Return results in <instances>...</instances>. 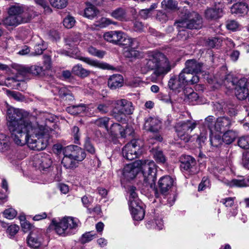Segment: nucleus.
I'll return each mask as SVG.
<instances>
[{
  "label": "nucleus",
  "mask_w": 249,
  "mask_h": 249,
  "mask_svg": "<svg viewBox=\"0 0 249 249\" xmlns=\"http://www.w3.org/2000/svg\"><path fill=\"white\" fill-rule=\"evenodd\" d=\"M7 119L9 130L16 144H27L30 149L37 151L47 147L53 130L30 122L25 118V112L13 107L7 109Z\"/></svg>",
  "instance_id": "f257e3e1"
},
{
  "label": "nucleus",
  "mask_w": 249,
  "mask_h": 249,
  "mask_svg": "<svg viewBox=\"0 0 249 249\" xmlns=\"http://www.w3.org/2000/svg\"><path fill=\"white\" fill-rule=\"evenodd\" d=\"M141 170H142L144 182L151 188L155 184L157 169L155 162L151 160H137L127 164L123 170V176L128 180L133 179Z\"/></svg>",
  "instance_id": "f03ea898"
},
{
  "label": "nucleus",
  "mask_w": 249,
  "mask_h": 249,
  "mask_svg": "<svg viewBox=\"0 0 249 249\" xmlns=\"http://www.w3.org/2000/svg\"><path fill=\"white\" fill-rule=\"evenodd\" d=\"M8 16L2 20V24L6 27H16L28 23L37 16L33 6L19 3L11 5L7 9Z\"/></svg>",
  "instance_id": "7ed1b4c3"
},
{
  "label": "nucleus",
  "mask_w": 249,
  "mask_h": 249,
  "mask_svg": "<svg viewBox=\"0 0 249 249\" xmlns=\"http://www.w3.org/2000/svg\"><path fill=\"white\" fill-rule=\"evenodd\" d=\"M150 70L154 71L152 75L163 76L171 70V66L164 54L159 52H153L141 65L142 73H146Z\"/></svg>",
  "instance_id": "20e7f679"
},
{
  "label": "nucleus",
  "mask_w": 249,
  "mask_h": 249,
  "mask_svg": "<svg viewBox=\"0 0 249 249\" xmlns=\"http://www.w3.org/2000/svg\"><path fill=\"white\" fill-rule=\"evenodd\" d=\"M52 161L49 155L46 154H40L36 155L33 161L34 166L43 172V174H46L49 177V181H59L61 179V174L58 173L56 168L54 169L52 166Z\"/></svg>",
  "instance_id": "39448f33"
},
{
  "label": "nucleus",
  "mask_w": 249,
  "mask_h": 249,
  "mask_svg": "<svg viewBox=\"0 0 249 249\" xmlns=\"http://www.w3.org/2000/svg\"><path fill=\"white\" fill-rule=\"evenodd\" d=\"M80 224L79 220L72 217H64L62 219L54 218L52 220L51 226L59 235L65 236L73 233Z\"/></svg>",
  "instance_id": "423d86ee"
},
{
  "label": "nucleus",
  "mask_w": 249,
  "mask_h": 249,
  "mask_svg": "<svg viewBox=\"0 0 249 249\" xmlns=\"http://www.w3.org/2000/svg\"><path fill=\"white\" fill-rule=\"evenodd\" d=\"M224 83L228 89H234L235 94L239 100L248 99L249 101L247 79L243 78L238 80L237 78L229 76L225 79Z\"/></svg>",
  "instance_id": "0eeeda50"
},
{
  "label": "nucleus",
  "mask_w": 249,
  "mask_h": 249,
  "mask_svg": "<svg viewBox=\"0 0 249 249\" xmlns=\"http://www.w3.org/2000/svg\"><path fill=\"white\" fill-rule=\"evenodd\" d=\"M199 79L197 75H193L184 69L179 73L178 79L171 78L169 80L168 86L172 90L179 91L180 89H182L186 85L198 83Z\"/></svg>",
  "instance_id": "6e6552de"
},
{
  "label": "nucleus",
  "mask_w": 249,
  "mask_h": 249,
  "mask_svg": "<svg viewBox=\"0 0 249 249\" xmlns=\"http://www.w3.org/2000/svg\"><path fill=\"white\" fill-rule=\"evenodd\" d=\"M202 18L197 13L193 12L188 14L184 19L179 20L176 22L179 30L178 35H185L186 33V31L181 28L199 29L202 26Z\"/></svg>",
  "instance_id": "1a4fd4ad"
},
{
  "label": "nucleus",
  "mask_w": 249,
  "mask_h": 249,
  "mask_svg": "<svg viewBox=\"0 0 249 249\" xmlns=\"http://www.w3.org/2000/svg\"><path fill=\"white\" fill-rule=\"evenodd\" d=\"M114 105L112 115L119 121L123 119L121 115L131 114L134 110L132 103L125 99L115 101Z\"/></svg>",
  "instance_id": "9d476101"
},
{
  "label": "nucleus",
  "mask_w": 249,
  "mask_h": 249,
  "mask_svg": "<svg viewBox=\"0 0 249 249\" xmlns=\"http://www.w3.org/2000/svg\"><path fill=\"white\" fill-rule=\"evenodd\" d=\"M27 242L28 246L33 249H46L48 244L42 232L37 229H34L30 233Z\"/></svg>",
  "instance_id": "9b49d317"
},
{
  "label": "nucleus",
  "mask_w": 249,
  "mask_h": 249,
  "mask_svg": "<svg viewBox=\"0 0 249 249\" xmlns=\"http://www.w3.org/2000/svg\"><path fill=\"white\" fill-rule=\"evenodd\" d=\"M142 153L139 141L133 140L127 143L123 148V157L127 160H131L138 157Z\"/></svg>",
  "instance_id": "f8f14e48"
},
{
  "label": "nucleus",
  "mask_w": 249,
  "mask_h": 249,
  "mask_svg": "<svg viewBox=\"0 0 249 249\" xmlns=\"http://www.w3.org/2000/svg\"><path fill=\"white\" fill-rule=\"evenodd\" d=\"M196 125L195 121L188 120L186 122H179L176 126L178 137L185 142H188L190 139L189 133L196 127Z\"/></svg>",
  "instance_id": "ddd939ff"
},
{
  "label": "nucleus",
  "mask_w": 249,
  "mask_h": 249,
  "mask_svg": "<svg viewBox=\"0 0 249 249\" xmlns=\"http://www.w3.org/2000/svg\"><path fill=\"white\" fill-rule=\"evenodd\" d=\"M181 169L190 175H194L198 172L197 163L193 157L184 155L180 158Z\"/></svg>",
  "instance_id": "4468645a"
},
{
  "label": "nucleus",
  "mask_w": 249,
  "mask_h": 249,
  "mask_svg": "<svg viewBox=\"0 0 249 249\" xmlns=\"http://www.w3.org/2000/svg\"><path fill=\"white\" fill-rule=\"evenodd\" d=\"M215 170L213 173L214 176L216 177L219 180H221L225 184L229 187H244L249 186V177L245 178L233 179L229 180L225 178H223L219 177L216 172L217 171L218 172L217 169H216Z\"/></svg>",
  "instance_id": "2eb2a0df"
},
{
  "label": "nucleus",
  "mask_w": 249,
  "mask_h": 249,
  "mask_svg": "<svg viewBox=\"0 0 249 249\" xmlns=\"http://www.w3.org/2000/svg\"><path fill=\"white\" fill-rule=\"evenodd\" d=\"M224 4L221 2L215 3L212 7L207 8L205 12V17L208 19H216L222 17Z\"/></svg>",
  "instance_id": "dca6fc26"
},
{
  "label": "nucleus",
  "mask_w": 249,
  "mask_h": 249,
  "mask_svg": "<svg viewBox=\"0 0 249 249\" xmlns=\"http://www.w3.org/2000/svg\"><path fill=\"white\" fill-rule=\"evenodd\" d=\"M129 207L131 215L134 220L141 221L143 219L145 212L142 202H132Z\"/></svg>",
  "instance_id": "f3484780"
},
{
  "label": "nucleus",
  "mask_w": 249,
  "mask_h": 249,
  "mask_svg": "<svg viewBox=\"0 0 249 249\" xmlns=\"http://www.w3.org/2000/svg\"><path fill=\"white\" fill-rule=\"evenodd\" d=\"M71 147H65L63 150L64 157L61 163L66 169H73L77 166L78 162L71 156Z\"/></svg>",
  "instance_id": "a211bd4d"
},
{
  "label": "nucleus",
  "mask_w": 249,
  "mask_h": 249,
  "mask_svg": "<svg viewBox=\"0 0 249 249\" xmlns=\"http://www.w3.org/2000/svg\"><path fill=\"white\" fill-rule=\"evenodd\" d=\"M161 122L155 117H149L145 120L144 128L153 133L158 132L161 128Z\"/></svg>",
  "instance_id": "6ab92c4d"
},
{
  "label": "nucleus",
  "mask_w": 249,
  "mask_h": 249,
  "mask_svg": "<svg viewBox=\"0 0 249 249\" xmlns=\"http://www.w3.org/2000/svg\"><path fill=\"white\" fill-rule=\"evenodd\" d=\"M77 59L85 62L87 64L95 68L101 69L103 70H114V68L112 66L105 63L100 62L97 60H94L89 57H79Z\"/></svg>",
  "instance_id": "aec40b11"
},
{
  "label": "nucleus",
  "mask_w": 249,
  "mask_h": 249,
  "mask_svg": "<svg viewBox=\"0 0 249 249\" xmlns=\"http://www.w3.org/2000/svg\"><path fill=\"white\" fill-rule=\"evenodd\" d=\"M123 33L122 31H110L104 34V38L107 41L114 45H119Z\"/></svg>",
  "instance_id": "412c9836"
},
{
  "label": "nucleus",
  "mask_w": 249,
  "mask_h": 249,
  "mask_svg": "<svg viewBox=\"0 0 249 249\" xmlns=\"http://www.w3.org/2000/svg\"><path fill=\"white\" fill-rule=\"evenodd\" d=\"M124 84V78L119 74H114L109 76L107 80L108 87L112 90L121 88Z\"/></svg>",
  "instance_id": "4be33fe9"
},
{
  "label": "nucleus",
  "mask_w": 249,
  "mask_h": 249,
  "mask_svg": "<svg viewBox=\"0 0 249 249\" xmlns=\"http://www.w3.org/2000/svg\"><path fill=\"white\" fill-rule=\"evenodd\" d=\"M231 125V121L228 117H220L217 119L214 126V131L223 132L229 129Z\"/></svg>",
  "instance_id": "5701e85b"
},
{
  "label": "nucleus",
  "mask_w": 249,
  "mask_h": 249,
  "mask_svg": "<svg viewBox=\"0 0 249 249\" xmlns=\"http://www.w3.org/2000/svg\"><path fill=\"white\" fill-rule=\"evenodd\" d=\"M174 180L169 176L161 177L159 181V186L162 194L166 193L173 186Z\"/></svg>",
  "instance_id": "b1692460"
},
{
  "label": "nucleus",
  "mask_w": 249,
  "mask_h": 249,
  "mask_svg": "<svg viewBox=\"0 0 249 249\" xmlns=\"http://www.w3.org/2000/svg\"><path fill=\"white\" fill-rule=\"evenodd\" d=\"M203 64L197 62L195 59L188 60L185 62V68H184L189 72L193 74V73H198L201 71Z\"/></svg>",
  "instance_id": "393cba45"
},
{
  "label": "nucleus",
  "mask_w": 249,
  "mask_h": 249,
  "mask_svg": "<svg viewBox=\"0 0 249 249\" xmlns=\"http://www.w3.org/2000/svg\"><path fill=\"white\" fill-rule=\"evenodd\" d=\"M128 128L125 130L122 127V126L117 123L113 124L110 128L108 127V130H107V132L114 137H118L119 135L122 138L126 137Z\"/></svg>",
  "instance_id": "a878e982"
},
{
  "label": "nucleus",
  "mask_w": 249,
  "mask_h": 249,
  "mask_svg": "<svg viewBox=\"0 0 249 249\" xmlns=\"http://www.w3.org/2000/svg\"><path fill=\"white\" fill-rule=\"evenodd\" d=\"M19 73L22 75L30 73L36 76H42L40 65H35L30 67L21 66L19 69Z\"/></svg>",
  "instance_id": "bb28decb"
},
{
  "label": "nucleus",
  "mask_w": 249,
  "mask_h": 249,
  "mask_svg": "<svg viewBox=\"0 0 249 249\" xmlns=\"http://www.w3.org/2000/svg\"><path fill=\"white\" fill-rule=\"evenodd\" d=\"M11 148V142L9 136L0 134V152L5 154L9 152Z\"/></svg>",
  "instance_id": "cd10ccee"
},
{
  "label": "nucleus",
  "mask_w": 249,
  "mask_h": 249,
  "mask_svg": "<svg viewBox=\"0 0 249 249\" xmlns=\"http://www.w3.org/2000/svg\"><path fill=\"white\" fill-rule=\"evenodd\" d=\"M67 147H71V150L70 152L71 156L73 157L77 162L82 161L85 158L86 154L84 150L81 147L74 145H70Z\"/></svg>",
  "instance_id": "c85d7f7f"
},
{
  "label": "nucleus",
  "mask_w": 249,
  "mask_h": 249,
  "mask_svg": "<svg viewBox=\"0 0 249 249\" xmlns=\"http://www.w3.org/2000/svg\"><path fill=\"white\" fill-rule=\"evenodd\" d=\"M112 17L121 21H128L130 18L127 16L126 10L123 8H118L110 14Z\"/></svg>",
  "instance_id": "c756f323"
},
{
  "label": "nucleus",
  "mask_w": 249,
  "mask_h": 249,
  "mask_svg": "<svg viewBox=\"0 0 249 249\" xmlns=\"http://www.w3.org/2000/svg\"><path fill=\"white\" fill-rule=\"evenodd\" d=\"M119 45H122L128 48L129 47H139V44L137 40L127 36L124 32L122 38L121 39Z\"/></svg>",
  "instance_id": "7c9ffc66"
},
{
  "label": "nucleus",
  "mask_w": 249,
  "mask_h": 249,
  "mask_svg": "<svg viewBox=\"0 0 249 249\" xmlns=\"http://www.w3.org/2000/svg\"><path fill=\"white\" fill-rule=\"evenodd\" d=\"M248 11L247 5L245 3H236L232 5L231 8L232 14L241 15L247 14Z\"/></svg>",
  "instance_id": "2f4dec72"
},
{
  "label": "nucleus",
  "mask_w": 249,
  "mask_h": 249,
  "mask_svg": "<svg viewBox=\"0 0 249 249\" xmlns=\"http://www.w3.org/2000/svg\"><path fill=\"white\" fill-rule=\"evenodd\" d=\"M72 72L81 77H86L88 76L90 71L83 68L81 64H77L74 66L72 69Z\"/></svg>",
  "instance_id": "473e14b6"
},
{
  "label": "nucleus",
  "mask_w": 249,
  "mask_h": 249,
  "mask_svg": "<svg viewBox=\"0 0 249 249\" xmlns=\"http://www.w3.org/2000/svg\"><path fill=\"white\" fill-rule=\"evenodd\" d=\"M210 141L212 146L218 147L224 142L223 137L218 134L215 133L213 131L210 132Z\"/></svg>",
  "instance_id": "72a5a7b5"
},
{
  "label": "nucleus",
  "mask_w": 249,
  "mask_h": 249,
  "mask_svg": "<svg viewBox=\"0 0 249 249\" xmlns=\"http://www.w3.org/2000/svg\"><path fill=\"white\" fill-rule=\"evenodd\" d=\"M153 158L158 163H164L166 161V157L162 151L158 148H153L151 150Z\"/></svg>",
  "instance_id": "f704fd0d"
},
{
  "label": "nucleus",
  "mask_w": 249,
  "mask_h": 249,
  "mask_svg": "<svg viewBox=\"0 0 249 249\" xmlns=\"http://www.w3.org/2000/svg\"><path fill=\"white\" fill-rule=\"evenodd\" d=\"M98 12V10L93 5L87 3V7L85 9L84 15L89 19H92L97 15Z\"/></svg>",
  "instance_id": "c9c22d12"
},
{
  "label": "nucleus",
  "mask_w": 249,
  "mask_h": 249,
  "mask_svg": "<svg viewBox=\"0 0 249 249\" xmlns=\"http://www.w3.org/2000/svg\"><path fill=\"white\" fill-rule=\"evenodd\" d=\"M86 107L84 104H80L77 106H70L66 108V111L72 115L80 114L85 111Z\"/></svg>",
  "instance_id": "e433bc0d"
},
{
  "label": "nucleus",
  "mask_w": 249,
  "mask_h": 249,
  "mask_svg": "<svg viewBox=\"0 0 249 249\" xmlns=\"http://www.w3.org/2000/svg\"><path fill=\"white\" fill-rule=\"evenodd\" d=\"M41 71H42V76L44 75L52 68L51 58L49 55H44L43 56V65H40Z\"/></svg>",
  "instance_id": "4c0bfd02"
},
{
  "label": "nucleus",
  "mask_w": 249,
  "mask_h": 249,
  "mask_svg": "<svg viewBox=\"0 0 249 249\" xmlns=\"http://www.w3.org/2000/svg\"><path fill=\"white\" fill-rule=\"evenodd\" d=\"M161 6L163 8L172 11L178 9V2L175 0H163L161 2Z\"/></svg>",
  "instance_id": "58836bf2"
},
{
  "label": "nucleus",
  "mask_w": 249,
  "mask_h": 249,
  "mask_svg": "<svg viewBox=\"0 0 249 249\" xmlns=\"http://www.w3.org/2000/svg\"><path fill=\"white\" fill-rule=\"evenodd\" d=\"M236 137L237 134L235 131L228 130L223 136V141L226 144H229L232 143Z\"/></svg>",
  "instance_id": "ea45409f"
},
{
  "label": "nucleus",
  "mask_w": 249,
  "mask_h": 249,
  "mask_svg": "<svg viewBox=\"0 0 249 249\" xmlns=\"http://www.w3.org/2000/svg\"><path fill=\"white\" fill-rule=\"evenodd\" d=\"M138 47H129L124 52V55L127 58H137L140 56V53L137 50Z\"/></svg>",
  "instance_id": "a19ab883"
},
{
  "label": "nucleus",
  "mask_w": 249,
  "mask_h": 249,
  "mask_svg": "<svg viewBox=\"0 0 249 249\" xmlns=\"http://www.w3.org/2000/svg\"><path fill=\"white\" fill-rule=\"evenodd\" d=\"M223 42V37L216 36L209 38L207 41V45L210 48H214L222 45Z\"/></svg>",
  "instance_id": "79ce46f5"
},
{
  "label": "nucleus",
  "mask_w": 249,
  "mask_h": 249,
  "mask_svg": "<svg viewBox=\"0 0 249 249\" xmlns=\"http://www.w3.org/2000/svg\"><path fill=\"white\" fill-rule=\"evenodd\" d=\"M117 22L113 21L111 19L107 18H102L96 21L95 25L100 28H105L110 24L116 25Z\"/></svg>",
  "instance_id": "37998d69"
},
{
  "label": "nucleus",
  "mask_w": 249,
  "mask_h": 249,
  "mask_svg": "<svg viewBox=\"0 0 249 249\" xmlns=\"http://www.w3.org/2000/svg\"><path fill=\"white\" fill-rule=\"evenodd\" d=\"M109 118L104 117L96 119L93 122V123L99 127H104L106 130H108V124L109 123Z\"/></svg>",
  "instance_id": "c03bdc74"
},
{
  "label": "nucleus",
  "mask_w": 249,
  "mask_h": 249,
  "mask_svg": "<svg viewBox=\"0 0 249 249\" xmlns=\"http://www.w3.org/2000/svg\"><path fill=\"white\" fill-rule=\"evenodd\" d=\"M96 237L97 236L93 231L87 232L82 235L80 241L81 243L85 244L91 241L92 239Z\"/></svg>",
  "instance_id": "a18cd8bd"
},
{
  "label": "nucleus",
  "mask_w": 249,
  "mask_h": 249,
  "mask_svg": "<svg viewBox=\"0 0 249 249\" xmlns=\"http://www.w3.org/2000/svg\"><path fill=\"white\" fill-rule=\"evenodd\" d=\"M112 104V101H108L104 103H101L98 105L97 110L102 114H105L110 110V106Z\"/></svg>",
  "instance_id": "49530a36"
},
{
  "label": "nucleus",
  "mask_w": 249,
  "mask_h": 249,
  "mask_svg": "<svg viewBox=\"0 0 249 249\" xmlns=\"http://www.w3.org/2000/svg\"><path fill=\"white\" fill-rule=\"evenodd\" d=\"M150 224H151L152 226H153L154 228L158 230L162 229L163 227V222L162 219L161 217H156L153 221L148 223L147 226Z\"/></svg>",
  "instance_id": "de8ad7c7"
},
{
  "label": "nucleus",
  "mask_w": 249,
  "mask_h": 249,
  "mask_svg": "<svg viewBox=\"0 0 249 249\" xmlns=\"http://www.w3.org/2000/svg\"><path fill=\"white\" fill-rule=\"evenodd\" d=\"M51 5L57 9H62L66 7L68 0H50Z\"/></svg>",
  "instance_id": "09e8293b"
},
{
  "label": "nucleus",
  "mask_w": 249,
  "mask_h": 249,
  "mask_svg": "<svg viewBox=\"0 0 249 249\" xmlns=\"http://www.w3.org/2000/svg\"><path fill=\"white\" fill-rule=\"evenodd\" d=\"M136 188L135 187L131 186L129 189V193L130 194L129 199V205H131V202L135 201L142 202L138 198L137 194L136 192Z\"/></svg>",
  "instance_id": "8fccbe9b"
},
{
  "label": "nucleus",
  "mask_w": 249,
  "mask_h": 249,
  "mask_svg": "<svg viewBox=\"0 0 249 249\" xmlns=\"http://www.w3.org/2000/svg\"><path fill=\"white\" fill-rule=\"evenodd\" d=\"M88 52L91 55L100 58H103L105 54L104 51L97 50L92 46H90L88 48Z\"/></svg>",
  "instance_id": "3c124183"
},
{
  "label": "nucleus",
  "mask_w": 249,
  "mask_h": 249,
  "mask_svg": "<svg viewBox=\"0 0 249 249\" xmlns=\"http://www.w3.org/2000/svg\"><path fill=\"white\" fill-rule=\"evenodd\" d=\"M215 122V118L213 116H209L205 119L204 125L208 127L210 132H213L214 131Z\"/></svg>",
  "instance_id": "603ef678"
},
{
  "label": "nucleus",
  "mask_w": 249,
  "mask_h": 249,
  "mask_svg": "<svg viewBox=\"0 0 249 249\" xmlns=\"http://www.w3.org/2000/svg\"><path fill=\"white\" fill-rule=\"evenodd\" d=\"M239 146L243 149L249 148V136L240 137L238 141Z\"/></svg>",
  "instance_id": "864d4df0"
},
{
  "label": "nucleus",
  "mask_w": 249,
  "mask_h": 249,
  "mask_svg": "<svg viewBox=\"0 0 249 249\" xmlns=\"http://www.w3.org/2000/svg\"><path fill=\"white\" fill-rule=\"evenodd\" d=\"M187 99L189 103L192 105L199 104V97L197 93L192 92L187 95Z\"/></svg>",
  "instance_id": "5fc2aeb1"
},
{
  "label": "nucleus",
  "mask_w": 249,
  "mask_h": 249,
  "mask_svg": "<svg viewBox=\"0 0 249 249\" xmlns=\"http://www.w3.org/2000/svg\"><path fill=\"white\" fill-rule=\"evenodd\" d=\"M46 49V45L42 40L40 41L34 47L35 54L40 55L43 53V51Z\"/></svg>",
  "instance_id": "6e6d98bb"
},
{
  "label": "nucleus",
  "mask_w": 249,
  "mask_h": 249,
  "mask_svg": "<svg viewBox=\"0 0 249 249\" xmlns=\"http://www.w3.org/2000/svg\"><path fill=\"white\" fill-rule=\"evenodd\" d=\"M75 20L74 18L71 16H67L63 20L64 26L68 28L71 29L74 25Z\"/></svg>",
  "instance_id": "4d7b16f0"
},
{
  "label": "nucleus",
  "mask_w": 249,
  "mask_h": 249,
  "mask_svg": "<svg viewBox=\"0 0 249 249\" xmlns=\"http://www.w3.org/2000/svg\"><path fill=\"white\" fill-rule=\"evenodd\" d=\"M17 214V211L12 208H8L3 212L4 217L9 219H13Z\"/></svg>",
  "instance_id": "13d9d810"
},
{
  "label": "nucleus",
  "mask_w": 249,
  "mask_h": 249,
  "mask_svg": "<svg viewBox=\"0 0 249 249\" xmlns=\"http://www.w3.org/2000/svg\"><path fill=\"white\" fill-rule=\"evenodd\" d=\"M19 227L16 224H12L9 226L6 230V233L10 238L14 236L18 231Z\"/></svg>",
  "instance_id": "bf43d9fd"
},
{
  "label": "nucleus",
  "mask_w": 249,
  "mask_h": 249,
  "mask_svg": "<svg viewBox=\"0 0 249 249\" xmlns=\"http://www.w3.org/2000/svg\"><path fill=\"white\" fill-rule=\"evenodd\" d=\"M80 41V35L77 34L73 37H70L67 42V45L70 47H74L79 44Z\"/></svg>",
  "instance_id": "052dcab7"
},
{
  "label": "nucleus",
  "mask_w": 249,
  "mask_h": 249,
  "mask_svg": "<svg viewBox=\"0 0 249 249\" xmlns=\"http://www.w3.org/2000/svg\"><path fill=\"white\" fill-rule=\"evenodd\" d=\"M84 147L87 151L90 154H93L95 153V149L94 147L91 143L90 139L88 137H87L85 140Z\"/></svg>",
  "instance_id": "680f3d73"
},
{
  "label": "nucleus",
  "mask_w": 249,
  "mask_h": 249,
  "mask_svg": "<svg viewBox=\"0 0 249 249\" xmlns=\"http://www.w3.org/2000/svg\"><path fill=\"white\" fill-rule=\"evenodd\" d=\"M226 27L228 30L234 31L239 27V24L235 20L228 21L226 24Z\"/></svg>",
  "instance_id": "e2e57ef3"
},
{
  "label": "nucleus",
  "mask_w": 249,
  "mask_h": 249,
  "mask_svg": "<svg viewBox=\"0 0 249 249\" xmlns=\"http://www.w3.org/2000/svg\"><path fill=\"white\" fill-rule=\"evenodd\" d=\"M79 129L77 126H74L72 129V134L74 137V143L79 144L80 135L79 133Z\"/></svg>",
  "instance_id": "0e129e2a"
},
{
  "label": "nucleus",
  "mask_w": 249,
  "mask_h": 249,
  "mask_svg": "<svg viewBox=\"0 0 249 249\" xmlns=\"http://www.w3.org/2000/svg\"><path fill=\"white\" fill-rule=\"evenodd\" d=\"M93 198L89 196L85 195L81 198V201L84 207L88 208L93 202Z\"/></svg>",
  "instance_id": "69168bd1"
},
{
  "label": "nucleus",
  "mask_w": 249,
  "mask_h": 249,
  "mask_svg": "<svg viewBox=\"0 0 249 249\" xmlns=\"http://www.w3.org/2000/svg\"><path fill=\"white\" fill-rule=\"evenodd\" d=\"M209 186V180L208 179L207 177H203L202 179L199 184L198 187V190L199 191H203L207 187H208Z\"/></svg>",
  "instance_id": "338daca9"
},
{
  "label": "nucleus",
  "mask_w": 249,
  "mask_h": 249,
  "mask_svg": "<svg viewBox=\"0 0 249 249\" xmlns=\"http://www.w3.org/2000/svg\"><path fill=\"white\" fill-rule=\"evenodd\" d=\"M242 164L245 168L249 169V152L243 154Z\"/></svg>",
  "instance_id": "774afa93"
}]
</instances>
